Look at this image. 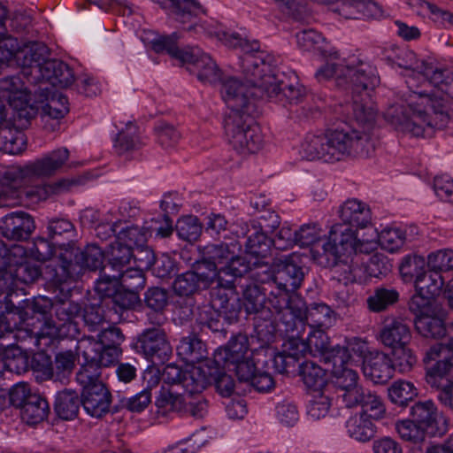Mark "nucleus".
<instances>
[{"instance_id":"ddd939ff","label":"nucleus","mask_w":453,"mask_h":453,"mask_svg":"<svg viewBox=\"0 0 453 453\" xmlns=\"http://www.w3.org/2000/svg\"><path fill=\"white\" fill-rule=\"evenodd\" d=\"M216 273L213 265H196L194 270L179 274L173 282L174 293L181 297H189L209 288L215 283Z\"/></svg>"},{"instance_id":"412c9836","label":"nucleus","mask_w":453,"mask_h":453,"mask_svg":"<svg viewBox=\"0 0 453 453\" xmlns=\"http://www.w3.org/2000/svg\"><path fill=\"white\" fill-rule=\"evenodd\" d=\"M250 355L249 340L245 334H239L231 338L227 344L219 348L210 364L230 368L232 364L239 362Z\"/></svg>"},{"instance_id":"4468645a","label":"nucleus","mask_w":453,"mask_h":453,"mask_svg":"<svg viewBox=\"0 0 453 453\" xmlns=\"http://www.w3.org/2000/svg\"><path fill=\"white\" fill-rule=\"evenodd\" d=\"M272 67L271 72L264 73V81L258 83L261 87L260 91H264V96L269 100L287 104H297L304 96V89L298 83L290 84L280 80L274 73Z\"/></svg>"},{"instance_id":"0e129e2a","label":"nucleus","mask_w":453,"mask_h":453,"mask_svg":"<svg viewBox=\"0 0 453 453\" xmlns=\"http://www.w3.org/2000/svg\"><path fill=\"white\" fill-rule=\"evenodd\" d=\"M68 99L61 93H54L48 102L42 107L43 116H48L54 119L64 118L69 111Z\"/></svg>"},{"instance_id":"aec40b11","label":"nucleus","mask_w":453,"mask_h":453,"mask_svg":"<svg viewBox=\"0 0 453 453\" xmlns=\"http://www.w3.org/2000/svg\"><path fill=\"white\" fill-rule=\"evenodd\" d=\"M111 395L104 384L82 389L81 404L91 417L100 418L110 411Z\"/></svg>"},{"instance_id":"e2e57ef3","label":"nucleus","mask_w":453,"mask_h":453,"mask_svg":"<svg viewBox=\"0 0 453 453\" xmlns=\"http://www.w3.org/2000/svg\"><path fill=\"white\" fill-rule=\"evenodd\" d=\"M416 291H421V293H428V295L438 296L444 285V279L437 272L425 271L418 280H415Z\"/></svg>"},{"instance_id":"0eeeda50","label":"nucleus","mask_w":453,"mask_h":453,"mask_svg":"<svg viewBox=\"0 0 453 453\" xmlns=\"http://www.w3.org/2000/svg\"><path fill=\"white\" fill-rule=\"evenodd\" d=\"M411 92L406 104H394L385 111V119L398 131L409 133L413 136H423L426 128H435L434 121L428 120L426 100L416 99L413 105H410Z\"/></svg>"},{"instance_id":"13d9d810","label":"nucleus","mask_w":453,"mask_h":453,"mask_svg":"<svg viewBox=\"0 0 453 453\" xmlns=\"http://www.w3.org/2000/svg\"><path fill=\"white\" fill-rule=\"evenodd\" d=\"M418 395L413 383L407 380H396L388 388V397L392 403L400 406L406 405Z\"/></svg>"},{"instance_id":"72a5a7b5","label":"nucleus","mask_w":453,"mask_h":453,"mask_svg":"<svg viewBox=\"0 0 453 453\" xmlns=\"http://www.w3.org/2000/svg\"><path fill=\"white\" fill-rule=\"evenodd\" d=\"M304 322L311 328L326 330L336 322V314L330 306L324 303H312L305 305Z\"/></svg>"},{"instance_id":"052dcab7","label":"nucleus","mask_w":453,"mask_h":453,"mask_svg":"<svg viewBox=\"0 0 453 453\" xmlns=\"http://www.w3.org/2000/svg\"><path fill=\"white\" fill-rule=\"evenodd\" d=\"M76 361V354L72 350L62 351L55 356L54 364L51 365L55 380L64 382L72 373Z\"/></svg>"},{"instance_id":"3c124183","label":"nucleus","mask_w":453,"mask_h":453,"mask_svg":"<svg viewBox=\"0 0 453 453\" xmlns=\"http://www.w3.org/2000/svg\"><path fill=\"white\" fill-rule=\"evenodd\" d=\"M399 296V292L395 288H376L366 299L368 309L372 312L384 311L398 302Z\"/></svg>"},{"instance_id":"473e14b6","label":"nucleus","mask_w":453,"mask_h":453,"mask_svg":"<svg viewBox=\"0 0 453 453\" xmlns=\"http://www.w3.org/2000/svg\"><path fill=\"white\" fill-rule=\"evenodd\" d=\"M210 360L207 359L199 366H192L186 369L180 387L189 395H199L210 384L211 365Z\"/></svg>"},{"instance_id":"bf43d9fd","label":"nucleus","mask_w":453,"mask_h":453,"mask_svg":"<svg viewBox=\"0 0 453 453\" xmlns=\"http://www.w3.org/2000/svg\"><path fill=\"white\" fill-rule=\"evenodd\" d=\"M226 367L222 365H211L210 384L214 383L217 391L224 397H229L234 392L235 383L230 375L225 372Z\"/></svg>"},{"instance_id":"8fccbe9b","label":"nucleus","mask_w":453,"mask_h":453,"mask_svg":"<svg viewBox=\"0 0 453 453\" xmlns=\"http://www.w3.org/2000/svg\"><path fill=\"white\" fill-rule=\"evenodd\" d=\"M20 410L22 419L27 424L35 425L47 418L50 408L46 399L36 394L30 396Z\"/></svg>"},{"instance_id":"bb28decb","label":"nucleus","mask_w":453,"mask_h":453,"mask_svg":"<svg viewBox=\"0 0 453 453\" xmlns=\"http://www.w3.org/2000/svg\"><path fill=\"white\" fill-rule=\"evenodd\" d=\"M35 71L41 72L40 80L45 81L53 86L67 88L74 81V74L72 68L65 62L52 59L45 62L41 67H36Z\"/></svg>"},{"instance_id":"a19ab883","label":"nucleus","mask_w":453,"mask_h":453,"mask_svg":"<svg viewBox=\"0 0 453 453\" xmlns=\"http://www.w3.org/2000/svg\"><path fill=\"white\" fill-rule=\"evenodd\" d=\"M107 260L104 270L121 272L124 267L129 264L132 258V250L119 238L115 237V241L109 245L105 251Z\"/></svg>"},{"instance_id":"4c0bfd02","label":"nucleus","mask_w":453,"mask_h":453,"mask_svg":"<svg viewBox=\"0 0 453 453\" xmlns=\"http://www.w3.org/2000/svg\"><path fill=\"white\" fill-rule=\"evenodd\" d=\"M250 270V264L246 260V257L234 253V257L219 269L215 283L225 288H234L235 279L242 277Z\"/></svg>"},{"instance_id":"58836bf2","label":"nucleus","mask_w":453,"mask_h":453,"mask_svg":"<svg viewBox=\"0 0 453 453\" xmlns=\"http://www.w3.org/2000/svg\"><path fill=\"white\" fill-rule=\"evenodd\" d=\"M415 328L425 338L441 339L447 333L442 311L415 318Z\"/></svg>"},{"instance_id":"6e6552de","label":"nucleus","mask_w":453,"mask_h":453,"mask_svg":"<svg viewBox=\"0 0 453 453\" xmlns=\"http://www.w3.org/2000/svg\"><path fill=\"white\" fill-rule=\"evenodd\" d=\"M59 256L60 262L56 265L53 281L57 284L66 282L69 279L74 278L80 269L88 268L91 271L103 269L104 257L105 255L102 249L96 244L88 245L84 250L75 247L74 243H68Z\"/></svg>"},{"instance_id":"20e7f679","label":"nucleus","mask_w":453,"mask_h":453,"mask_svg":"<svg viewBox=\"0 0 453 453\" xmlns=\"http://www.w3.org/2000/svg\"><path fill=\"white\" fill-rule=\"evenodd\" d=\"M180 38V34L179 32L161 36L152 42V48L157 53L166 51L171 57L181 63L190 65L191 67L188 70L196 73L198 80L203 82L215 83L220 81V70L212 58L197 48L191 50L179 49L177 42Z\"/></svg>"},{"instance_id":"de8ad7c7","label":"nucleus","mask_w":453,"mask_h":453,"mask_svg":"<svg viewBox=\"0 0 453 453\" xmlns=\"http://www.w3.org/2000/svg\"><path fill=\"white\" fill-rule=\"evenodd\" d=\"M144 142L137 135L136 127L132 123L127 125L126 129L120 131L114 140V150L119 156L128 157L132 152L137 151Z\"/></svg>"},{"instance_id":"69168bd1","label":"nucleus","mask_w":453,"mask_h":453,"mask_svg":"<svg viewBox=\"0 0 453 453\" xmlns=\"http://www.w3.org/2000/svg\"><path fill=\"white\" fill-rule=\"evenodd\" d=\"M25 323V319L21 312H14L13 310L8 311L5 314L0 315V338L5 336L18 337L17 333L21 331V326Z\"/></svg>"},{"instance_id":"5fc2aeb1","label":"nucleus","mask_w":453,"mask_h":453,"mask_svg":"<svg viewBox=\"0 0 453 453\" xmlns=\"http://www.w3.org/2000/svg\"><path fill=\"white\" fill-rule=\"evenodd\" d=\"M80 370L76 373V380L82 387V389L90 388L97 384H104L101 379V365L89 358H83Z\"/></svg>"},{"instance_id":"2eb2a0df","label":"nucleus","mask_w":453,"mask_h":453,"mask_svg":"<svg viewBox=\"0 0 453 453\" xmlns=\"http://www.w3.org/2000/svg\"><path fill=\"white\" fill-rule=\"evenodd\" d=\"M243 304L249 315H254V326L257 334H263L264 331L272 335L274 330L272 313L265 309V294L257 285H249L243 292Z\"/></svg>"},{"instance_id":"dca6fc26","label":"nucleus","mask_w":453,"mask_h":453,"mask_svg":"<svg viewBox=\"0 0 453 453\" xmlns=\"http://www.w3.org/2000/svg\"><path fill=\"white\" fill-rule=\"evenodd\" d=\"M304 309L305 302L300 296H295L292 304L288 308L283 310V311L271 319L274 327L273 334L270 335L266 330H265L263 334L258 335L269 340L273 336L275 331L285 334L301 333L305 326Z\"/></svg>"},{"instance_id":"79ce46f5","label":"nucleus","mask_w":453,"mask_h":453,"mask_svg":"<svg viewBox=\"0 0 453 453\" xmlns=\"http://www.w3.org/2000/svg\"><path fill=\"white\" fill-rule=\"evenodd\" d=\"M346 429L349 437L365 442L374 437L376 426L372 419L368 418L365 414H355L347 420Z\"/></svg>"},{"instance_id":"f03ea898","label":"nucleus","mask_w":453,"mask_h":453,"mask_svg":"<svg viewBox=\"0 0 453 453\" xmlns=\"http://www.w3.org/2000/svg\"><path fill=\"white\" fill-rule=\"evenodd\" d=\"M354 96L349 105L357 127L334 129L324 134H307L300 145L299 154L307 160L334 163L347 157H369L376 149L377 139L372 134L376 111Z\"/></svg>"},{"instance_id":"1a4fd4ad","label":"nucleus","mask_w":453,"mask_h":453,"mask_svg":"<svg viewBox=\"0 0 453 453\" xmlns=\"http://www.w3.org/2000/svg\"><path fill=\"white\" fill-rule=\"evenodd\" d=\"M429 77L421 74L418 79H422V85L419 89L431 90V100L425 101L429 104L434 114V127L442 129L449 122L447 101L437 93L445 94L448 97L453 98V73L448 69H440L433 65Z\"/></svg>"},{"instance_id":"f257e3e1","label":"nucleus","mask_w":453,"mask_h":453,"mask_svg":"<svg viewBox=\"0 0 453 453\" xmlns=\"http://www.w3.org/2000/svg\"><path fill=\"white\" fill-rule=\"evenodd\" d=\"M166 14L177 22L181 29L192 35L216 38L230 48H240L241 70L245 83L234 77L222 80V98L229 108V112H257V98L264 97L260 85L264 81V73L271 72L277 66L279 58L261 50L258 41H249L237 33H228L214 19L209 17L202 4L196 0H154Z\"/></svg>"},{"instance_id":"338daca9","label":"nucleus","mask_w":453,"mask_h":453,"mask_svg":"<svg viewBox=\"0 0 453 453\" xmlns=\"http://www.w3.org/2000/svg\"><path fill=\"white\" fill-rule=\"evenodd\" d=\"M392 349L391 364L393 370H398L402 373L410 372L417 362L412 350L408 348V345L399 346Z\"/></svg>"},{"instance_id":"9d476101","label":"nucleus","mask_w":453,"mask_h":453,"mask_svg":"<svg viewBox=\"0 0 453 453\" xmlns=\"http://www.w3.org/2000/svg\"><path fill=\"white\" fill-rule=\"evenodd\" d=\"M0 48L7 49L5 58H14L22 66V74L29 82L40 80L41 72L35 71V67H41L50 60V50L41 42H29L20 47L16 38L9 36L0 38Z\"/></svg>"},{"instance_id":"393cba45","label":"nucleus","mask_w":453,"mask_h":453,"mask_svg":"<svg viewBox=\"0 0 453 453\" xmlns=\"http://www.w3.org/2000/svg\"><path fill=\"white\" fill-rule=\"evenodd\" d=\"M233 289L225 288L217 284L216 288H213L211 292V305L203 307L211 308L213 311L221 312L228 325L237 321L241 311L239 299L234 297L233 294L231 296H228L227 291L232 292Z\"/></svg>"},{"instance_id":"ea45409f","label":"nucleus","mask_w":453,"mask_h":453,"mask_svg":"<svg viewBox=\"0 0 453 453\" xmlns=\"http://www.w3.org/2000/svg\"><path fill=\"white\" fill-rule=\"evenodd\" d=\"M27 147L26 135L20 130L11 127L10 123L0 127V150L4 153L18 155Z\"/></svg>"},{"instance_id":"09e8293b","label":"nucleus","mask_w":453,"mask_h":453,"mask_svg":"<svg viewBox=\"0 0 453 453\" xmlns=\"http://www.w3.org/2000/svg\"><path fill=\"white\" fill-rule=\"evenodd\" d=\"M330 370V366L322 368L313 361H305L300 365V375L303 383L314 390V392L321 391L326 385V371Z\"/></svg>"},{"instance_id":"39448f33","label":"nucleus","mask_w":453,"mask_h":453,"mask_svg":"<svg viewBox=\"0 0 453 453\" xmlns=\"http://www.w3.org/2000/svg\"><path fill=\"white\" fill-rule=\"evenodd\" d=\"M257 112L243 111L226 114L223 127L228 143L239 154L257 152L263 146L264 139L255 118Z\"/></svg>"},{"instance_id":"5701e85b","label":"nucleus","mask_w":453,"mask_h":453,"mask_svg":"<svg viewBox=\"0 0 453 453\" xmlns=\"http://www.w3.org/2000/svg\"><path fill=\"white\" fill-rule=\"evenodd\" d=\"M363 371L365 376L376 384L388 382L394 373L389 357L379 351L370 353L369 356L365 357Z\"/></svg>"},{"instance_id":"f8f14e48","label":"nucleus","mask_w":453,"mask_h":453,"mask_svg":"<svg viewBox=\"0 0 453 453\" xmlns=\"http://www.w3.org/2000/svg\"><path fill=\"white\" fill-rule=\"evenodd\" d=\"M164 318H158L157 326L143 330L138 336L137 348L154 364H163L173 353L172 346L166 338L165 332L159 326Z\"/></svg>"},{"instance_id":"9b49d317","label":"nucleus","mask_w":453,"mask_h":453,"mask_svg":"<svg viewBox=\"0 0 453 453\" xmlns=\"http://www.w3.org/2000/svg\"><path fill=\"white\" fill-rule=\"evenodd\" d=\"M394 61L399 67L409 71V73L406 75L405 82L410 92H413L410 105H413V104L416 103V99L431 100L429 96H431L432 91L428 89H419L422 85V79H418L417 76L421 74L425 79L429 77L434 64L418 58L417 55L412 50L407 49L399 50Z\"/></svg>"},{"instance_id":"4d7b16f0","label":"nucleus","mask_w":453,"mask_h":453,"mask_svg":"<svg viewBox=\"0 0 453 453\" xmlns=\"http://www.w3.org/2000/svg\"><path fill=\"white\" fill-rule=\"evenodd\" d=\"M427 263L418 255L404 257L399 266L400 274L405 282L414 281L426 271Z\"/></svg>"},{"instance_id":"7ed1b4c3","label":"nucleus","mask_w":453,"mask_h":453,"mask_svg":"<svg viewBox=\"0 0 453 453\" xmlns=\"http://www.w3.org/2000/svg\"><path fill=\"white\" fill-rule=\"evenodd\" d=\"M69 159V150L59 148L24 165H12L0 171V204L23 190L26 200L38 203L49 196L46 183H35L57 174Z\"/></svg>"},{"instance_id":"c85d7f7f","label":"nucleus","mask_w":453,"mask_h":453,"mask_svg":"<svg viewBox=\"0 0 453 453\" xmlns=\"http://www.w3.org/2000/svg\"><path fill=\"white\" fill-rule=\"evenodd\" d=\"M338 213L342 223L356 228H365L372 221L369 206L357 199H349L344 202L340 206Z\"/></svg>"},{"instance_id":"680f3d73","label":"nucleus","mask_w":453,"mask_h":453,"mask_svg":"<svg viewBox=\"0 0 453 453\" xmlns=\"http://www.w3.org/2000/svg\"><path fill=\"white\" fill-rule=\"evenodd\" d=\"M120 287L125 290L139 292L146 283L145 275L141 268L130 267L125 271L116 272Z\"/></svg>"},{"instance_id":"a18cd8bd","label":"nucleus","mask_w":453,"mask_h":453,"mask_svg":"<svg viewBox=\"0 0 453 453\" xmlns=\"http://www.w3.org/2000/svg\"><path fill=\"white\" fill-rule=\"evenodd\" d=\"M296 42L303 50L315 51L322 57H333L336 58V52L328 50V44L323 35L314 29H304L296 34Z\"/></svg>"},{"instance_id":"7c9ffc66","label":"nucleus","mask_w":453,"mask_h":453,"mask_svg":"<svg viewBox=\"0 0 453 453\" xmlns=\"http://www.w3.org/2000/svg\"><path fill=\"white\" fill-rule=\"evenodd\" d=\"M308 352L312 357H318L323 360L326 365H330L340 354V350H347L348 348L336 345L331 347L329 338L326 334L325 330H316L309 333L307 338Z\"/></svg>"},{"instance_id":"6ab92c4d","label":"nucleus","mask_w":453,"mask_h":453,"mask_svg":"<svg viewBox=\"0 0 453 453\" xmlns=\"http://www.w3.org/2000/svg\"><path fill=\"white\" fill-rule=\"evenodd\" d=\"M238 237L246 238L245 247L247 253L254 257H265L273 245L272 238L257 227L256 220L242 221L240 230H235Z\"/></svg>"},{"instance_id":"49530a36","label":"nucleus","mask_w":453,"mask_h":453,"mask_svg":"<svg viewBox=\"0 0 453 453\" xmlns=\"http://www.w3.org/2000/svg\"><path fill=\"white\" fill-rule=\"evenodd\" d=\"M177 354L187 363H198L206 357L205 344L196 334L182 337L177 346Z\"/></svg>"},{"instance_id":"a211bd4d","label":"nucleus","mask_w":453,"mask_h":453,"mask_svg":"<svg viewBox=\"0 0 453 453\" xmlns=\"http://www.w3.org/2000/svg\"><path fill=\"white\" fill-rule=\"evenodd\" d=\"M35 228L33 217L23 211H12L0 219V233L8 240H27Z\"/></svg>"},{"instance_id":"37998d69","label":"nucleus","mask_w":453,"mask_h":453,"mask_svg":"<svg viewBox=\"0 0 453 453\" xmlns=\"http://www.w3.org/2000/svg\"><path fill=\"white\" fill-rule=\"evenodd\" d=\"M81 404V397L76 391L65 389L58 393L55 401V411L57 415L65 420L74 419Z\"/></svg>"},{"instance_id":"4be33fe9","label":"nucleus","mask_w":453,"mask_h":453,"mask_svg":"<svg viewBox=\"0 0 453 453\" xmlns=\"http://www.w3.org/2000/svg\"><path fill=\"white\" fill-rule=\"evenodd\" d=\"M79 356L82 358H89L96 361L101 367L109 366L118 361L122 354L120 347L102 346L99 347L97 342L89 339L81 340L76 347Z\"/></svg>"},{"instance_id":"cd10ccee","label":"nucleus","mask_w":453,"mask_h":453,"mask_svg":"<svg viewBox=\"0 0 453 453\" xmlns=\"http://www.w3.org/2000/svg\"><path fill=\"white\" fill-rule=\"evenodd\" d=\"M350 354L349 349L340 350V354L330 363V372L335 387L340 393L357 383L358 374L349 366Z\"/></svg>"},{"instance_id":"c03bdc74","label":"nucleus","mask_w":453,"mask_h":453,"mask_svg":"<svg viewBox=\"0 0 453 453\" xmlns=\"http://www.w3.org/2000/svg\"><path fill=\"white\" fill-rule=\"evenodd\" d=\"M186 401L187 398L174 388H163L156 399L157 412L162 415L176 412L183 416L187 412Z\"/></svg>"},{"instance_id":"774afa93","label":"nucleus","mask_w":453,"mask_h":453,"mask_svg":"<svg viewBox=\"0 0 453 453\" xmlns=\"http://www.w3.org/2000/svg\"><path fill=\"white\" fill-rule=\"evenodd\" d=\"M202 232L199 220L195 216H186L180 219L176 224L177 235L187 242H195Z\"/></svg>"},{"instance_id":"f704fd0d","label":"nucleus","mask_w":453,"mask_h":453,"mask_svg":"<svg viewBox=\"0 0 453 453\" xmlns=\"http://www.w3.org/2000/svg\"><path fill=\"white\" fill-rule=\"evenodd\" d=\"M356 227L345 223L332 226L329 238L336 243L344 253L362 252L363 243L357 237Z\"/></svg>"},{"instance_id":"b1692460","label":"nucleus","mask_w":453,"mask_h":453,"mask_svg":"<svg viewBox=\"0 0 453 453\" xmlns=\"http://www.w3.org/2000/svg\"><path fill=\"white\" fill-rule=\"evenodd\" d=\"M0 99L8 102L11 107L18 111L26 108L29 96L20 77L10 76L0 80Z\"/></svg>"},{"instance_id":"6e6d98bb","label":"nucleus","mask_w":453,"mask_h":453,"mask_svg":"<svg viewBox=\"0 0 453 453\" xmlns=\"http://www.w3.org/2000/svg\"><path fill=\"white\" fill-rule=\"evenodd\" d=\"M271 291L266 302L265 309H268L272 313V319L279 313L286 310L292 304L293 298L296 296L290 295V291H287L277 286L269 283Z\"/></svg>"},{"instance_id":"423d86ee","label":"nucleus","mask_w":453,"mask_h":453,"mask_svg":"<svg viewBox=\"0 0 453 453\" xmlns=\"http://www.w3.org/2000/svg\"><path fill=\"white\" fill-rule=\"evenodd\" d=\"M319 82H325L334 78L340 87L351 89L353 94L361 96L362 92L372 90L379 83V77L369 65L358 62L357 66L327 62L315 73Z\"/></svg>"},{"instance_id":"f3484780","label":"nucleus","mask_w":453,"mask_h":453,"mask_svg":"<svg viewBox=\"0 0 453 453\" xmlns=\"http://www.w3.org/2000/svg\"><path fill=\"white\" fill-rule=\"evenodd\" d=\"M56 314V321L50 333L58 338H76L80 334L78 324L74 319L81 311V306L71 301H65L56 303L53 306Z\"/></svg>"},{"instance_id":"a878e982","label":"nucleus","mask_w":453,"mask_h":453,"mask_svg":"<svg viewBox=\"0 0 453 453\" xmlns=\"http://www.w3.org/2000/svg\"><path fill=\"white\" fill-rule=\"evenodd\" d=\"M381 343L390 349L408 345L411 339L409 326L402 319L385 320L379 334Z\"/></svg>"},{"instance_id":"864d4df0","label":"nucleus","mask_w":453,"mask_h":453,"mask_svg":"<svg viewBox=\"0 0 453 453\" xmlns=\"http://www.w3.org/2000/svg\"><path fill=\"white\" fill-rule=\"evenodd\" d=\"M408 304L409 310L416 316L415 318L441 311V307L435 301V296L421 293V291H416Z\"/></svg>"},{"instance_id":"603ef678","label":"nucleus","mask_w":453,"mask_h":453,"mask_svg":"<svg viewBox=\"0 0 453 453\" xmlns=\"http://www.w3.org/2000/svg\"><path fill=\"white\" fill-rule=\"evenodd\" d=\"M453 376V352L445 354L443 358L439 359L435 364L427 367L426 380L432 386L440 387L443 385L445 379L451 380Z\"/></svg>"},{"instance_id":"e433bc0d","label":"nucleus","mask_w":453,"mask_h":453,"mask_svg":"<svg viewBox=\"0 0 453 453\" xmlns=\"http://www.w3.org/2000/svg\"><path fill=\"white\" fill-rule=\"evenodd\" d=\"M411 417L430 435L438 432L439 414L434 403L431 400L418 402L411 408Z\"/></svg>"},{"instance_id":"c9c22d12","label":"nucleus","mask_w":453,"mask_h":453,"mask_svg":"<svg viewBox=\"0 0 453 453\" xmlns=\"http://www.w3.org/2000/svg\"><path fill=\"white\" fill-rule=\"evenodd\" d=\"M22 257L23 255L18 257V262L8 268L7 274L3 275L2 278H4L8 283L4 285V281H2V284H0L1 292L10 288L12 278L19 282L30 284L35 282L41 275L39 266L28 262H21Z\"/></svg>"},{"instance_id":"c756f323","label":"nucleus","mask_w":453,"mask_h":453,"mask_svg":"<svg viewBox=\"0 0 453 453\" xmlns=\"http://www.w3.org/2000/svg\"><path fill=\"white\" fill-rule=\"evenodd\" d=\"M303 279V267L295 263L293 259H286L279 265L272 284L287 291L295 292L300 288Z\"/></svg>"},{"instance_id":"2f4dec72","label":"nucleus","mask_w":453,"mask_h":453,"mask_svg":"<svg viewBox=\"0 0 453 453\" xmlns=\"http://www.w3.org/2000/svg\"><path fill=\"white\" fill-rule=\"evenodd\" d=\"M241 250V245L237 242H225L219 244H209L203 249V258L200 265L209 267V264L213 265L216 276L219 274L217 265H226L227 262L234 257V253ZM217 277H215V280Z\"/></svg>"}]
</instances>
